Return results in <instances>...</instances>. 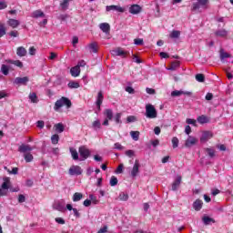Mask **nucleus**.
Segmentation results:
<instances>
[{"instance_id":"4","label":"nucleus","mask_w":233,"mask_h":233,"mask_svg":"<svg viewBox=\"0 0 233 233\" xmlns=\"http://www.w3.org/2000/svg\"><path fill=\"white\" fill-rule=\"evenodd\" d=\"M11 185H12V183L10 182V178L5 177L4 182H3L2 186L0 187V197L6 196V194L8 193V188H10Z\"/></svg>"},{"instance_id":"32","label":"nucleus","mask_w":233,"mask_h":233,"mask_svg":"<svg viewBox=\"0 0 233 233\" xmlns=\"http://www.w3.org/2000/svg\"><path fill=\"white\" fill-rule=\"evenodd\" d=\"M70 153L75 161H77V159H79V154L77 153V150H76L73 147H70Z\"/></svg>"},{"instance_id":"19","label":"nucleus","mask_w":233,"mask_h":233,"mask_svg":"<svg viewBox=\"0 0 233 233\" xmlns=\"http://www.w3.org/2000/svg\"><path fill=\"white\" fill-rule=\"evenodd\" d=\"M99 28L104 34H110V25L108 23L100 24Z\"/></svg>"},{"instance_id":"52","label":"nucleus","mask_w":233,"mask_h":233,"mask_svg":"<svg viewBox=\"0 0 233 233\" xmlns=\"http://www.w3.org/2000/svg\"><path fill=\"white\" fill-rule=\"evenodd\" d=\"M93 128H101V122L99 120H96L92 124Z\"/></svg>"},{"instance_id":"36","label":"nucleus","mask_w":233,"mask_h":233,"mask_svg":"<svg viewBox=\"0 0 233 233\" xmlns=\"http://www.w3.org/2000/svg\"><path fill=\"white\" fill-rule=\"evenodd\" d=\"M81 199H83V194L76 192L73 195V201L77 202V201H81Z\"/></svg>"},{"instance_id":"17","label":"nucleus","mask_w":233,"mask_h":233,"mask_svg":"<svg viewBox=\"0 0 233 233\" xmlns=\"http://www.w3.org/2000/svg\"><path fill=\"white\" fill-rule=\"evenodd\" d=\"M193 208H194V210H196L197 212H199V210H201V208H203V200H201V199H197V200L193 203Z\"/></svg>"},{"instance_id":"9","label":"nucleus","mask_w":233,"mask_h":233,"mask_svg":"<svg viewBox=\"0 0 233 233\" xmlns=\"http://www.w3.org/2000/svg\"><path fill=\"white\" fill-rule=\"evenodd\" d=\"M139 167H141V165L139 164V160H135V164L130 174L131 177H137V176L139 175Z\"/></svg>"},{"instance_id":"50","label":"nucleus","mask_w":233,"mask_h":233,"mask_svg":"<svg viewBox=\"0 0 233 233\" xmlns=\"http://www.w3.org/2000/svg\"><path fill=\"white\" fill-rule=\"evenodd\" d=\"M121 113H116V116H115V121L116 124H121L122 121H121Z\"/></svg>"},{"instance_id":"64","label":"nucleus","mask_w":233,"mask_h":233,"mask_svg":"<svg viewBox=\"0 0 233 233\" xmlns=\"http://www.w3.org/2000/svg\"><path fill=\"white\" fill-rule=\"evenodd\" d=\"M30 56H35V47L32 46L29 48Z\"/></svg>"},{"instance_id":"35","label":"nucleus","mask_w":233,"mask_h":233,"mask_svg":"<svg viewBox=\"0 0 233 233\" xmlns=\"http://www.w3.org/2000/svg\"><path fill=\"white\" fill-rule=\"evenodd\" d=\"M179 35H181V32L177 30H173L169 35V37H171V39H177L179 38Z\"/></svg>"},{"instance_id":"49","label":"nucleus","mask_w":233,"mask_h":233,"mask_svg":"<svg viewBox=\"0 0 233 233\" xmlns=\"http://www.w3.org/2000/svg\"><path fill=\"white\" fill-rule=\"evenodd\" d=\"M6 35V28H5V25L0 24V37H3V35Z\"/></svg>"},{"instance_id":"37","label":"nucleus","mask_w":233,"mask_h":233,"mask_svg":"<svg viewBox=\"0 0 233 233\" xmlns=\"http://www.w3.org/2000/svg\"><path fill=\"white\" fill-rule=\"evenodd\" d=\"M89 50L93 52V54H97V44L96 42L91 43L89 45Z\"/></svg>"},{"instance_id":"57","label":"nucleus","mask_w":233,"mask_h":233,"mask_svg":"<svg viewBox=\"0 0 233 233\" xmlns=\"http://www.w3.org/2000/svg\"><path fill=\"white\" fill-rule=\"evenodd\" d=\"M186 123H187V125H193V127H196V120H194L192 118H187L186 120Z\"/></svg>"},{"instance_id":"20","label":"nucleus","mask_w":233,"mask_h":233,"mask_svg":"<svg viewBox=\"0 0 233 233\" xmlns=\"http://www.w3.org/2000/svg\"><path fill=\"white\" fill-rule=\"evenodd\" d=\"M70 74L73 77H78L79 74H81V68L76 66L70 69Z\"/></svg>"},{"instance_id":"40","label":"nucleus","mask_w":233,"mask_h":233,"mask_svg":"<svg viewBox=\"0 0 233 233\" xmlns=\"http://www.w3.org/2000/svg\"><path fill=\"white\" fill-rule=\"evenodd\" d=\"M113 56H125V51L121 48H116L112 51Z\"/></svg>"},{"instance_id":"1","label":"nucleus","mask_w":233,"mask_h":233,"mask_svg":"<svg viewBox=\"0 0 233 233\" xmlns=\"http://www.w3.org/2000/svg\"><path fill=\"white\" fill-rule=\"evenodd\" d=\"M62 106H66V108H70L72 106V101H70L68 97L62 96L55 103L54 110L57 112V110H59V108H62Z\"/></svg>"},{"instance_id":"46","label":"nucleus","mask_w":233,"mask_h":233,"mask_svg":"<svg viewBox=\"0 0 233 233\" xmlns=\"http://www.w3.org/2000/svg\"><path fill=\"white\" fill-rule=\"evenodd\" d=\"M109 185L110 187H116V185H117V177L112 176L109 181Z\"/></svg>"},{"instance_id":"42","label":"nucleus","mask_w":233,"mask_h":233,"mask_svg":"<svg viewBox=\"0 0 233 233\" xmlns=\"http://www.w3.org/2000/svg\"><path fill=\"white\" fill-rule=\"evenodd\" d=\"M173 148H177L179 147V139L177 137H174L171 140Z\"/></svg>"},{"instance_id":"61","label":"nucleus","mask_w":233,"mask_h":233,"mask_svg":"<svg viewBox=\"0 0 233 233\" xmlns=\"http://www.w3.org/2000/svg\"><path fill=\"white\" fill-rule=\"evenodd\" d=\"M84 207H90L92 205V200L91 199H86L83 203Z\"/></svg>"},{"instance_id":"6","label":"nucleus","mask_w":233,"mask_h":233,"mask_svg":"<svg viewBox=\"0 0 233 233\" xmlns=\"http://www.w3.org/2000/svg\"><path fill=\"white\" fill-rule=\"evenodd\" d=\"M78 152L80 157H83L80 159L81 161H85V159H88V157H90V150L85 146L80 147Z\"/></svg>"},{"instance_id":"8","label":"nucleus","mask_w":233,"mask_h":233,"mask_svg":"<svg viewBox=\"0 0 233 233\" xmlns=\"http://www.w3.org/2000/svg\"><path fill=\"white\" fill-rule=\"evenodd\" d=\"M198 138L192 136H188L187 139L185 141L186 148H191L194 145H198Z\"/></svg>"},{"instance_id":"56","label":"nucleus","mask_w":233,"mask_h":233,"mask_svg":"<svg viewBox=\"0 0 233 233\" xmlns=\"http://www.w3.org/2000/svg\"><path fill=\"white\" fill-rule=\"evenodd\" d=\"M25 201H26V198H25V195L18 196V203H25Z\"/></svg>"},{"instance_id":"44","label":"nucleus","mask_w":233,"mask_h":233,"mask_svg":"<svg viewBox=\"0 0 233 233\" xmlns=\"http://www.w3.org/2000/svg\"><path fill=\"white\" fill-rule=\"evenodd\" d=\"M195 77H196V80L198 81V83H205V75L197 74Z\"/></svg>"},{"instance_id":"12","label":"nucleus","mask_w":233,"mask_h":233,"mask_svg":"<svg viewBox=\"0 0 233 233\" xmlns=\"http://www.w3.org/2000/svg\"><path fill=\"white\" fill-rule=\"evenodd\" d=\"M181 180H182V177L181 176L177 175L175 181L172 183V190L174 192H176V190H177L181 185Z\"/></svg>"},{"instance_id":"39","label":"nucleus","mask_w":233,"mask_h":233,"mask_svg":"<svg viewBox=\"0 0 233 233\" xmlns=\"http://www.w3.org/2000/svg\"><path fill=\"white\" fill-rule=\"evenodd\" d=\"M130 136L134 141H139V131H131Z\"/></svg>"},{"instance_id":"2","label":"nucleus","mask_w":233,"mask_h":233,"mask_svg":"<svg viewBox=\"0 0 233 233\" xmlns=\"http://www.w3.org/2000/svg\"><path fill=\"white\" fill-rule=\"evenodd\" d=\"M209 3L210 0H197V2L192 4L191 12H196L199 10V8H204V10H207Z\"/></svg>"},{"instance_id":"3","label":"nucleus","mask_w":233,"mask_h":233,"mask_svg":"<svg viewBox=\"0 0 233 233\" xmlns=\"http://www.w3.org/2000/svg\"><path fill=\"white\" fill-rule=\"evenodd\" d=\"M146 117H148V119H156L157 117V111L152 104L146 105Z\"/></svg>"},{"instance_id":"60","label":"nucleus","mask_w":233,"mask_h":233,"mask_svg":"<svg viewBox=\"0 0 233 233\" xmlns=\"http://www.w3.org/2000/svg\"><path fill=\"white\" fill-rule=\"evenodd\" d=\"M127 123H134L136 121V116H129L127 118Z\"/></svg>"},{"instance_id":"28","label":"nucleus","mask_w":233,"mask_h":233,"mask_svg":"<svg viewBox=\"0 0 233 233\" xmlns=\"http://www.w3.org/2000/svg\"><path fill=\"white\" fill-rule=\"evenodd\" d=\"M1 72L4 76H8V74H10V66L3 64L1 66Z\"/></svg>"},{"instance_id":"11","label":"nucleus","mask_w":233,"mask_h":233,"mask_svg":"<svg viewBox=\"0 0 233 233\" xmlns=\"http://www.w3.org/2000/svg\"><path fill=\"white\" fill-rule=\"evenodd\" d=\"M53 208L55 210H58V212H63V210H65V201L61 200L55 202L53 205Z\"/></svg>"},{"instance_id":"55","label":"nucleus","mask_w":233,"mask_h":233,"mask_svg":"<svg viewBox=\"0 0 233 233\" xmlns=\"http://www.w3.org/2000/svg\"><path fill=\"white\" fill-rule=\"evenodd\" d=\"M116 150H124L125 147L120 143H115L114 145Z\"/></svg>"},{"instance_id":"54","label":"nucleus","mask_w":233,"mask_h":233,"mask_svg":"<svg viewBox=\"0 0 233 233\" xmlns=\"http://www.w3.org/2000/svg\"><path fill=\"white\" fill-rule=\"evenodd\" d=\"M36 127H37V128H45V121H43V120H38V121L36 122Z\"/></svg>"},{"instance_id":"21","label":"nucleus","mask_w":233,"mask_h":233,"mask_svg":"<svg viewBox=\"0 0 233 233\" xmlns=\"http://www.w3.org/2000/svg\"><path fill=\"white\" fill-rule=\"evenodd\" d=\"M5 63L15 65V66H18V68H23V62H21V60L7 59L5 60Z\"/></svg>"},{"instance_id":"34","label":"nucleus","mask_w":233,"mask_h":233,"mask_svg":"<svg viewBox=\"0 0 233 233\" xmlns=\"http://www.w3.org/2000/svg\"><path fill=\"white\" fill-rule=\"evenodd\" d=\"M202 221L204 223V225H208L209 223H215L216 221L214 220V218H210V217H203Z\"/></svg>"},{"instance_id":"14","label":"nucleus","mask_w":233,"mask_h":233,"mask_svg":"<svg viewBox=\"0 0 233 233\" xmlns=\"http://www.w3.org/2000/svg\"><path fill=\"white\" fill-rule=\"evenodd\" d=\"M142 8L140 7L139 5H132L129 7V14H133V15H136L137 14H140Z\"/></svg>"},{"instance_id":"5","label":"nucleus","mask_w":233,"mask_h":233,"mask_svg":"<svg viewBox=\"0 0 233 233\" xmlns=\"http://www.w3.org/2000/svg\"><path fill=\"white\" fill-rule=\"evenodd\" d=\"M30 81V78L28 76H23V77H15L14 80V85H16L17 86H26L28 85V82Z\"/></svg>"},{"instance_id":"27","label":"nucleus","mask_w":233,"mask_h":233,"mask_svg":"<svg viewBox=\"0 0 233 233\" xmlns=\"http://www.w3.org/2000/svg\"><path fill=\"white\" fill-rule=\"evenodd\" d=\"M104 116H106V119L112 121V118L114 117V112L112 111V109H106L104 112Z\"/></svg>"},{"instance_id":"16","label":"nucleus","mask_w":233,"mask_h":233,"mask_svg":"<svg viewBox=\"0 0 233 233\" xmlns=\"http://www.w3.org/2000/svg\"><path fill=\"white\" fill-rule=\"evenodd\" d=\"M204 152L210 157V159H214L216 157V149L212 147H206L204 148Z\"/></svg>"},{"instance_id":"47","label":"nucleus","mask_w":233,"mask_h":233,"mask_svg":"<svg viewBox=\"0 0 233 233\" xmlns=\"http://www.w3.org/2000/svg\"><path fill=\"white\" fill-rule=\"evenodd\" d=\"M183 91H177V90H175L171 93V96L172 97H179V96H183Z\"/></svg>"},{"instance_id":"13","label":"nucleus","mask_w":233,"mask_h":233,"mask_svg":"<svg viewBox=\"0 0 233 233\" xmlns=\"http://www.w3.org/2000/svg\"><path fill=\"white\" fill-rule=\"evenodd\" d=\"M103 99H104L103 91H99L97 94V98H96V102L98 112L101 111V105H103Z\"/></svg>"},{"instance_id":"31","label":"nucleus","mask_w":233,"mask_h":233,"mask_svg":"<svg viewBox=\"0 0 233 233\" xmlns=\"http://www.w3.org/2000/svg\"><path fill=\"white\" fill-rule=\"evenodd\" d=\"M198 121L200 123V125H205V123H208L210 120L207 117V116L202 115L198 117Z\"/></svg>"},{"instance_id":"25","label":"nucleus","mask_w":233,"mask_h":233,"mask_svg":"<svg viewBox=\"0 0 233 233\" xmlns=\"http://www.w3.org/2000/svg\"><path fill=\"white\" fill-rule=\"evenodd\" d=\"M217 37H227L228 35V31L225 29H220L215 32Z\"/></svg>"},{"instance_id":"48","label":"nucleus","mask_w":233,"mask_h":233,"mask_svg":"<svg viewBox=\"0 0 233 233\" xmlns=\"http://www.w3.org/2000/svg\"><path fill=\"white\" fill-rule=\"evenodd\" d=\"M120 201H128V194L121 193L119 195Z\"/></svg>"},{"instance_id":"30","label":"nucleus","mask_w":233,"mask_h":233,"mask_svg":"<svg viewBox=\"0 0 233 233\" xmlns=\"http://www.w3.org/2000/svg\"><path fill=\"white\" fill-rule=\"evenodd\" d=\"M24 158L25 163H32L34 161V156L31 153H25Z\"/></svg>"},{"instance_id":"7","label":"nucleus","mask_w":233,"mask_h":233,"mask_svg":"<svg viewBox=\"0 0 233 233\" xmlns=\"http://www.w3.org/2000/svg\"><path fill=\"white\" fill-rule=\"evenodd\" d=\"M83 169L79 166H72L69 168V176H81Z\"/></svg>"},{"instance_id":"33","label":"nucleus","mask_w":233,"mask_h":233,"mask_svg":"<svg viewBox=\"0 0 233 233\" xmlns=\"http://www.w3.org/2000/svg\"><path fill=\"white\" fill-rule=\"evenodd\" d=\"M69 1L68 0H62L60 3L61 10H68Z\"/></svg>"},{"instance_id":"59","label":"nucleus","mask_w":233,"mask_h":233,"mask_svg":"<svg viewBox=\"0 0 233 233\" xmlns=\"http://www.w3.org/2000/svg\"><path fill=\"white\" fill-rule=\"evenodd\" d=\"M126 92L128 94H136V90H134L132 86L126 87Z\"/></svg>"},{"instance_id":"23","label":"nucleus","mask_w":233,"mask_h":233,"mask_svg":"<svg viewBox=\"0 0 233 233\" xmlns=\"http://www.w3.org/2000/svg\"><path fill=\"white\" fill-rule=\"evenodd\" d=\"M219 56H220V61L224 62L225 59H228V57H232V55L225 52V49H220Z\"/></svg>"},{"instance_id":"58","label":"nucleus","mask_w":233,"mask_h":233,"mask_svg":"<svg viewBox=\"0 0 233 233\" xmlns=\"http://www.w3.org/2000/svg\"><path fill=\"white\" fill-rule=\"evenodd\" d=\"M134 43H135V45H137V46H141V45H143V39H141V38H136L135 40H134Z\"/></svg>"},{"instance_id":"63","label":"nucleus","mask_w":233,"mask_h":233,"mask_svg":"<svg viewBox=\"0 0 233 233\" xmlns=\"http://www.w3.org/2000/svg\"><path fill=\"white\" fill-rule=\"evenodd\" d=\"M56 222L58 223L59 225H65V219L61 218H56Z\"/></svg>"},{"instance_id":"15","label":"nucleus","mask_w":233,"mask_h":233,"mask_svg":"<svg viewBox=\"0 0 233 233\" xmlns=\"http://www.w3.org/2000/svg\"><path fill=\"white\" fill-rule=\"evenodd\" d=\"M106 12H111V10L115 11V12H120L123 13L125 12V9L119 5H107L106 7Z\"/></svg>"},{"instance_id":"51","label":"nucleus","mask_w":233,"mask_h":233,"mask_svg":"<svg viewBox=\"0 0 233 233\" xmlns=\"http://www.w3.org/2000/svg\"><path fill=\"white\" fill-rule=\"evenodd\" d=\"M125 154L127 157H134V156H136V153L132 149L127 150Z\"/></svg>"},{"instance_id":"43","label":"nucleus","mask_w":233,"mask_h":233,"mask_svg":"<svg viewBox=\"0 0 233 233\" xmlns=\"http://www.w3.org/2000/svg\"><path fill=\"white\" fill-rule=\"evenodd\" d=\"M29 99L31 101V103H37V94L35 93H30L29 94Z\"/></svg>"},{"instance_id":"45","label":"nucleus","mask_w":233,"mask_h":233,"mask_svg":"<svg viewBox=\"0 0 233 233\" xmlns=\"http://www.w3.org/2000/svg\"><path fill=\"white\" fill-rule=\"evenodd\" d=\"M68 88H79V84L76 81H70L67 84Z\"/></svg>"},{"instance_id":"26","label":"nucleus","mask_w":233,"mask_h":233,"mask_svg":"<svg viewBox=\"0 0 233 233\" xmlns=\"http://www.w3.org/2000/svg\"><path fill=\"white\" fill-rule=\"evenodd\" d=\"M31 17L38 19V17H45V13L41 10H35L32 13Z\"/></svg>"},{"instance_id":"53","label":"nucleus","mask_w":233,"mask_h":233,"mask_svg":"<svg viewBox=\"0 0 233 233\" xmlns=\"http://www.w3.org/2000/svg\"><path fill=\"white\" fill-rule=\"evenodd\" d=\"M146 92H147V94H149L150 96H154V94H156V89L147 87Z\"/></svg>"},{"instance_id":"22","label":"nucleus","mask_w":233,"mask_h":233,"mask_svg":"<svg viewBox=\"0 0 233 233\" xmlns=\"http://www.w3.org/2000/svg\"><path fill=\"white\" fill-rule=\"evenodd\" d=\"M7 24L9 26H11L12 28H17V26H19L21 25V23L19 22V20H15L14 18H10L7 21Z\"/></svg>"},{"instance_id":"38","label":"nucleus","mask_w":233,"mask_h":233,"mask_svg":"<svg viewBox=\"0 0 233 233\" xmlns=\"http://www.w3.org/2000/svg\"><path fill=\"white\" fill-rule=\"evenodd\" d=\"M179 65H180L179 61H175L171 64L170 67H168L167 70H171V71L177 70V68H179Z\"/></svg>"},{"instance_id":"29","label":"nucleus","mask_w":233,"mask_h":233,"mask_svg":"<svg viewBox=\"0 0 233 233\" xmlns=\"http://www.w3.org/2000/svg\"><path fill=\"white\" fill-rule=\"evenodd\" d=\"M56 132L58 134H62V132H65V126L61 123H58L55 125Z\"/></svg>"},{"instance_id":"41","label":"nucleus","mask_w":233,"mask_h":233,"mask_svg":"<svg viewBox=\"0 0 233 233\" xmlns=\"http://www.w3.org/2000/svg\"><path fill=\"white\" fill-rule=\"evenodd\" d=\"M51 143L53 145H57V143H59V135L55 134L51 137Z\"/></svg>"},{"instance_id":"62","label":"nucleus","mask_w":233,"mask_h":233,"mask_svg":"<svg viewBox=\"0 0 233 233\" xmlns=\"http://www.w3.org/2000/svg\"><path fill=\"white\" fill-rule=\"evenodd\" d=\"M9 35H10L11 37H17V36L19 35V32H17V31H11V32L9 33Z\"/></svg>"},{"instance_id":"24","label":"nucleus","mask_w":233,"mask_h":233,"mask_svg":"<svg viewBox=\"0 0 233 233\" xmlns=\"http://www.w3.org/2000/svg\"><path fill=\"white\" fill-rule=\"evenodd\" d=\"M27 51L25 47L23 46H19L16 49V55L18 56V57H25V56H26Z\"/></svg>"},{"instance_id":"10","label":"nucleus","mask_w":233,"mask_h":233,"mask_svg":"<svg viewBox=\"0 0 233 233\" xmlns=\"http://www.w3.org/2000/svg\"><path fill=\"white\" fill-rule=\"evenodd\" d=\"M212 137H214V134H212V132L205 131L200 137V143H207V141H208V139H212Z\"/></svg>"},{"instance_id":"18","label":"nucleus","mask_w":233,"mask_h":233,"mask_svg":"<svg viewBox=\"0 0 233 233\" xmlns=\"http://www.w3.org/2000/svg\"><path fill=\"white\" fill-rule=\"evenodd\" d=\"M32 150H34V148H32V147H30V145L22 144L18 147V151L22 152L23 154H25V152H32Z\"/></svg>"}]
</instances>
